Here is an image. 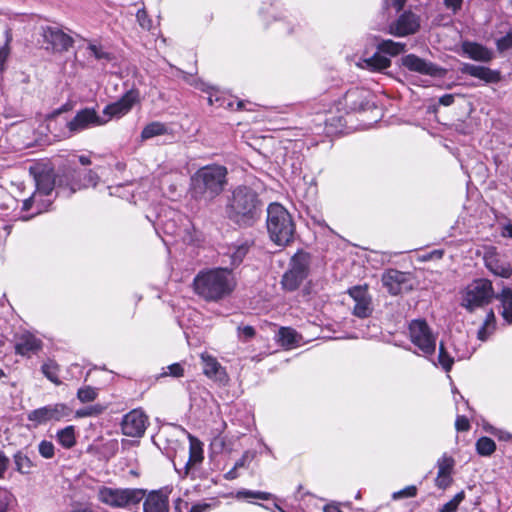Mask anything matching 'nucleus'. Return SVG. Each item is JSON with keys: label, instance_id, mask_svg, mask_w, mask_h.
<instances>
[{"label": "nucleus", "instance_id": "1", "mask_svg": "<svg viewBox=\"0 0 512 512\" xmlns=\"http://www.w3.org/2000/svg\"><path fill=\"white\" fill-rule=\"evenodd\" d=\"M225 211L227 217L235 224L251 227L261 217L263 202L253 188L239 185L227 197Z\"/></svg>", "mask_w": 512, "mask_h": 512}, {"label": "nucleus", "instance_id": "2", "mask_svg": "<svg viewBox=\"0 0 512 512\" xmlns=\"http://www.w3.org/2000/svg\"><path fill=\"white\" fill-rule=\"evenodd\" d=\"M235 286V279L228 268L202 270L193 280L195 293L211 302H218L228 297Z\"/></svg>", "mask_w": 512, "mask_h": 512}, {"label": "nucleus", "instance_id": "3", "mask_svg": "<svg viewBox=\"0 0 512 512\" xmlns=\"http://www.w3.org/2000/svg\"><path fill=\"white\" fill-rule=\"evenodd\" d=\"M227 169L221 165H206L199 168L190 178L192 198L205 203L214 200L224 190Z\"/></svg>", "mask_w": 512, "mask_h": 512}, {"label": "nucleus", "instance_id": "4", "mask_svg": "<svg viewBox=\"0 0 512 512\" xmlns=\"http://www.w3.org/2000/svg\"><path fill=\"white\" fill-rule=\"evenodd\" d=\"M267 231L270 239L278 246H287L295 234V225L290 213L279 203H271L267 208Z\"/></svg>", "mask_w": 512, "mask_h": 512}, {"label": "nucleus", "instance_id": "5", "mask_svg": "<svg viewBox=\"0 0 512 512\" xmlns=\"http://www.w3.org/2000/svg\"><path fill=\"white\" fill-rule=\"evenodd\" d=\"M146 496V490L139 488H112L101 486L98 500L112 508H129L139 504Z\"/></svg>", "mask_w": 512, "mask_h": 512}, {"label": "nucleus", "instance_id": "6", "mask_svg": "<svg viewBox=\"0 0 512 512\" xmlns=\"http://www.w3.org/2000/svg\"><path fill=\"white\" fill-rule=\"evenodd\" d=\"M38 34V43L46 51L63 53L74 44L72 36L57 25H41L38 28Z\"/></svg>", "mask_w": 512, "mask_h": 512}, {"label": "nucleus", "instance_id": "7", "mask_svg": "<svg viewBox=\"0 0 512 512\" xmlns=\"http://www.w3.org/2000/svg\"><path fill=\"white\" fill-rule=\"evenodd\" d=\"M310 255L306 252H297L290 261L289 269L282 276L281 284L287 291H295L308 277L310 270Z\"/></svg>", "mask_w": 512, "mask_h": 512}, {"label": "nucleus", "instance_id": "8", "mask_svg": "<svg viewBox=\"0 0 512 512\" xmlns=\"http://www.w3.org/2000/svg\"><path fill=\"white\" fill-rule=\"evenodd\" d=\"M493 297L492 283L487 279H477L466 287L461 305L472 312L488 304Z\"/></svg>", "mask_w": 512, "mask_h": 512}, {"label": "nucleus", "instance_id": "9", "mask_svg": "<svg viewBox=\"0 0 512 512\" xmlns=\"http://www.w3.org/2000/svg\"><path fill=\"white\" fill-rule=\"evenodd\" d=\"M411 342L423 356L430 358L436 349V337L424 319L412 320L408 327Z\"/></svg>", "mask_w": 512, "mask_h": 512}, {"label": "nucleus", "instance_id": "10", "mask_svg": "<svg viewBox=\"0 0 512 512\" xmlns=\"http://www.w3.org/2000/svg\"><path fill=\"white\" fill-rule=\"evenodd\" d=\"M71 408L64 403H56L46 405L28 413L27 418L29 421L34 422L36 425L46 424L50 421H61L71 415Z\"/></svg>", "mask_w": 512, "mask_h": 512}, {"label": "nucleus", "instance_id": "11", "mask_svg": "<svg viewBox=\"0 0 512 512\" xmlns=\"http://www.w3.org/2000/svg\"><path fill=\"white\" fill-rule=\"evenodd\" d=\"M107 120L101 118L94 108L79 110L74 118L67 122V129L71 135L82 132L86 129L102 126Z\"/></svg>", "mask_w": 512, "mask_h": 512}, {"label": "nucleus", "instance_id": "12", "mask_svg": "<svg viewBox=\"0 0 512 512\" xmlns=\"http://www.w3.org/2000/svg\"><path fill=\"white\" fill-rule=\"evenodd\" d=\"M148 417L141 409H133L123 416L122 433L128 437H142L147 429Z\"/></svg>", "mask_w": 512, "mask_h": 512}, {"label": "nucleus", "instance_id": "13", "mask_svg": "<svg viewBox=\"0 0 512 512\" xmlns=\"http://www.w3.org/2000/svg\"><path fill=\"white\" fill-rule=\"evenodd\" d=\"M347 292L355 303L352 311L353 315L358 318L369 317L373 312V305L367 285L353 286Z\"/></svg>", "mask_w": 512, "mask_h": 512}, {"label": "nucleus", "instance_id": "14", "mask_svg": "<svg viewBox=\"0 0 512 512\" xmlns=\"http://www.w3.org/2000/svg\"><path fill=\"white\" fill-rule=\"evenodd\" d=\"M138 90L131 89L127 91L118 101L108 104L103 109V114L107 116V122L111 118H120L126 115L132 107L139 101Z\"/></svg>", "mask_w": 512, "mask_h": 512}, {"label": "nucleus", "instance_id": "15", "mask_svg": "<svg viewBox=\"0 0 512 512\" xmlns=\"http://www.w3.org/2000/svg\"><path fill=\"white\" fill-rule=\"evenodd\" d=\"M82 170L69 167L58 174V194L69 197L76 191L83 189Z\"/></svg>", "mask_w": 512, "mask_h": 512}, {"label": "nucleus", "instance_id": "16", "mask_svg": "<svg viewBox=\"0 0 512 512\" xmlns=\"http://www.w3.org/2000/svg\"><path fill=\"white\" fill-rule=\"evenodd\" d=\"M382 283L387 291L394 296L412 289L408 274L395 269H390L383 274Z\"/></svg>", "mask_w": 512, "mask_h": 512}, {"label": "nucleus", "instance_id": "17", "mask_svg": "<svg viewBox=\"0 0 512 512\" xmlns=\"http://www.w3.org/2000/svg\"><path fill=\"white\" fill-rule=\"evenodd\" d=\"M420 27L419 17L412 12H404L398 19L389 25L388 32L397 37L414 34Z\"/></svg>", "mask_w": 512, "mask_h": 512}, {"label": "nucleus", "instance_id": "18", "mask_svg": "<svg viewBox=\"0 0 512 512\" xmlns=\"http://www.w3.org/2000/svg\"><path fill=\"white\" fill-rule=\"evenodd\" d=\"M402 65L409 71L417 72L428 76H440L443 69L436 64L426 61L415 54H408L401 59Z\"/></svg>", "mask_w": 512, "mask_h": 512}, {"label": "nucleus", "instance_id": "19", "mask_svg": "<svg viewBox=\"0 0 512 512\" xmlns=\"http://www.w3.org/2000/svg\"><path fill=\"white\" fill-rule=\"evenodd\" d=\"M371 93L363 88H352L344 96V105L349 111H362L371 107Z\"/></svg>", "mask_w": 512, "mask_h": 512}, {"label": "nucleus", "instance_id": "20", "mask_svg": "<svg viewBox=\"0 0 512 512\" xmlns=\"http://www.w3.org/2000/svg\"><path fill=\"white\" fill-rule=\"evenodd\" d=\"M460 71L462 74L478 78L485 83H497L501 79L499 71L470 63H464L461 66Z\"/></svg>", "mask_w": 512, "mask_h": 512}, {"label": "nucleus", "instance_id": "21", "mask_svg": "<svg viewBox=\"0 0 512 512\" xmlns=\"http://www.w3.org/2000/svg\"><path fill=\"white\" fill-rule=\"evenodd\" d=\"M203 373L210 379L218 382H225L227 380V374L225 369L221 366L218 360L209 355L208 353H202L201 356Z\"/></svg>", "mask_w": 512, "mask_h": 512}, {"label": "nucleus", "instance_id": "22", "mask_svg": "<svg viewBox=\"0 0 512 512\" xmlns=\"http://www.w3.org/2000/svg\"><path fill=\"white\" fill-rule=\"evenodd\" d=\"M144 512H169L168 495L162 490L151 491L143 503Z\"/></svg>", "mask_w": 512, "mask_h": 512}, {"label": "nucleus", "instance_id": "23", "mask_svg": "<svg viewBox=\"0 0 512 512\" xmlns=\"http://www.w3.org/2000/svg\"><path fill=\"white\" fill-rule=\"evenodd\" d=\"M485 266L495 276L510 278L512 276V267L509 262L499 258L495 253L488 252L484 256Z\"/></svg>", "mask_w": 512, "mask_h": 512}, {"label": "nucleus", "instance_id": "24", "mask_svg": "<svg viewBox=\"0 0 512 512\" xmlns=\"http://www.w3.org/2000/svg\"><path fill=\"white\" fill-rule=\"evenodd\" d=\"M357 65L370 72H383L391 66V60L377 50L371 57L360 59Z\"/></svg>", "mask_w": 512, "mask_h": 512}, {"label": "nucleus", "instance_id": "25", "mask_svg": "<svg viewBox=\"0 0 512 512\" xmlns=\"http://www.w3.org/2000/svg\"><path fill=\"white\" fill-rule=\"evenodd\" d=\"M41 347L42 342L40 339L36 338L32 334L26 333L19 338L15 345V350L17 354L22 356H30L31 354L39 351Z\"/></svg>", "mask_w": 512, "mask_h": 512}, {"label": "nucleus", "instance_id": "26", "mask_svg": "<svg viewBox=\"0 0 512 512\" xmlns=\"http://www.w3.org/2000/svg\"><path fill=\"white\" fill-rule=\"evenodd\" d=\"M58 179V174L55 176H52L49 173H41L36 178V191L35 193L38 194L39 197L42 198V196H49L54 189H56V194H58V182L56 181Z\"/></svg>", "mask_w": 512, "mask_h": 512}, {"label": "nucleus", "instance_id": "27", "mask_svg": "<svg viewBox=\"0 0 512 512\" xmlns=\"http://www.w3.org/2000/svg\"><path fill=\"white\" fill-rule=\"evenodd\" d=\"M462 50L475 61L489 62L493 58V53L489 49L475 42H464Z\"/></svg>", "mask_w": 512, "mask_h": 512}, {"label": "nucleus", "instance_id": "28", "mask_svg": "<svg viewBox=\"0 0 512 512\" xmlns=\"http://www.w3.org/2000/svg\"><path fill=\"white\" fill-rule=\"evenodd\" d=\"M51 205L50 200H43L41 197L38 196L35 192L33 195L27 199H25L22 203V211H29L33 207H35V212L32 213L29 216H23L22 220L27 221L30 220L35 215H38L48 209V207Z\"/></svg>", "mask_w": 512, "mask_h": 512}, {"label": "nucleus", "instance_id": "29", "mask_svg": "<svg viewBox=\"0 0 512 512\" xmlns=\"http://www.w3.org/2000/svg\"><path fill=\"white\" fill-rule=\"evenodd\" d=\"M495 298L501 303L503 319L508 324H512V288L504 287L499 294L495 295Z\"/></svg>", "mask_w": 512, "mask_h": 512}, {"label": "nucleus", "instance_id": "30", "mask_svg": "<svg viewBox=\"0 0 512 512\" xmlns=\"http://www.w3.org/2000/svg\"><path fill=\"white\" fill-rule=\"evenodd\" d=\"M189 438V459L186 462L185 468L189 470L192 466L199 464L203 460V448L202 443L191 434L188 435Z\"/></svg>", "mask_w": 512, "mask_h": 512}, {"label": "nucleus", "instance_id": "31", "mask_svg": "<svg viewBox=\"0 0 512 512\" xmlns=\"http://www.w3.org/2000/svg\"><path fill=\"white\" fill-rule=\"evenodd\" d=\"M250 245L247 241L229 247L226 257L229 258L230 265L237 267L240 265L249 251Z\"/></svg>", "mask_w": 512, "mask_h": 512}, {"label": "nucleus", "instance_id": "32", "mask_svg": "<svg viewBox=\"0 0 512 512\" xmlns=\"http://www.w3.org/2000/svg\"><path fill=\"white\" fill-rule=\"evenodd\" d=\"M57 442L65 449H70L76 444L75 427L73 425L66 426L57 431Z\"/></svg>", "mask_w": 512, "mask_h": 512}, {"label": "nucleus", "instance_id": "33", "mask_svg": "<svg viewBox=\"0 0 512 512\" xmlns=\"http://www.w3.org/2000/svg\"><path fill=\"white\" fill-rule=\"evenodd\" d=\"M406 45L401 42H395L393 40L387 39V40H381L377 44V50L381 52L382 54H387L389 56H397L405 51Z\"/></svg>", "mask_w": 512, "mask_h": 512}, {"label": "nucleus", "instance_id": "34", "mask_svg": "<svg viewBox=\"0 0 512 512\" xmlns=\"http://www.w3.org/2000/svg\"><path fill=\"white\" fill-rule=\"evenodd\" d=\"M0 34L4 37V46L0 47V72L5 68V62L9 55V43L12 40L11 29L0 24Z\"/></svg>", "mask_w": 512, "mask_h": 512}, {"label": "nucleus", "instance_id": "35", "mask_svg": "<svg viewBox=\"0 0 512 512\" xmlns=\"http://www.w3.org/2000/svg\"><path fill=\"white\" fill-rule=\"evenodd\" d=\"M13 459L16 471L21 474L30 473L31 468L33 467V463L23 451L16 452L13 456Z\"/></svg>", "mask_w": 512, "mask_h": 512}, {"label": "nucleus", "instance_id": "36", "mask_svg": "<svg viewBox=\"0 0 512 512\" xmlns=\"http://www.w3.org/2000/svg\"><path fill=\"white\" fill-rule=\"evenodd\" d=\"M166 132L167 127L165 124L161 122H151L143 128L141 132V138L142 140H147L155 136L163 135Z\"/></svg>", "mask_w": 512, "mask_h": 512}, {"label": "nucleus", "instance_id": "37", "mask_svg": "<svg viewBox=\"0 0 512 512\" xmlns=\"http://www.w3.org/2000/svg\"><path fill=\"white\" fill-rule=\"evenodd\" d=\"M476 451L480 456H491L496 450L495 442L489 437H481L476 441Z\"/></svg>", "mask_w": 512, "mask_h": 512}, {"label": "nucleus", "instance_id": "38", "mask_svg": "<svg viewBox=\"0 0 512 512\" xmlns=\"http://www.w3.org/2000/svg\"><path fill=\"white\" fill-rule=\"evenodd\" d=\"M433 363L434 365H439L445 372H450L453 367L454 358L447 352L443 342H441L439 345L437 363Z\"/></svg>", "mask_w": 512, "mask_h": 512}, {"label": "nucleus", "instance_id": "39", "mask_svg": "<svg viewBox=\"0 0 512 512\" xmlns=\"http://www.w3.org/2000/svg\"><path fill=\"white\" fill-rule=\"evenodd\" d=\"M279 341L283 346H292L297 342V333L289 327H281L279 330Z\"/></svg>", "mask_w": 512, "mask_h": 512}, {"label": "nucleus", "instance_id": "40", "mask_svg": "<svg viewBox=\"0 0 512 512\" xmlns=\"http://www.w3.org/2000/svg\"><path fill=\"white\" fill-rule=\"evenodd\" d=\"M465 499V492H458L450 501L445 503L438 512H456L460 503Z\"/></svg>", "mask_w": 512, "mask_h": 512}, {"label": "nucleus", "instance_id": "41", "mask_svg": "<svg viewBox=\"0 0 512 512\" xmlns=\"http://www.w3.org/2000/svg\"><path fill=\"white\" fill-rule=\"evenodd\" d=\"M90 54L93 55L97 60L111 61L113 59L111 53L104 50L101 45L90 43L87 47Z\"/></svg>", "mask_w": 512, "mask_h": 512}, {"label": "nucleus", "instance_id": "42", "mask_svg": "<svg viewBox=\"0 0 512 512\" xmlns=\"http://www.w3.org/2000/svg\"><path fill=\"white\" fill-rule=\"evenodd\" d=\"M236 497L238 499L256 498V499H260V500H269L272 497V494L268 493V492L251 491V490L242 489L237 492Z\"/></svg>", "mask_w": 512, "mask_h": 512}, {"label": "nucleus", "instance_id": "43", "mask_svg": "<svg viewBox=\"0 0 512 512\" xmlns=\"http://www.w3.org/2000/svg\"><path fill=\"white\" fill-rule=\"evenodd\" d=\"M98 395L97 389L91 386H85L78 389L77 398L82 402H91L96 399Z\"/></svg>", "mask_w": 512, "mask_h": 512}, {"label": "nucleus", "instance_id": "44", "mask_svg": "<svg viewBox=\"0 0 512 512\" xmlns=\"http://www.w3.org/2000/svg\"><path fill=\"white\" fill-rule=\"evenodd\" d=\"M42 372L51 382L55 384L60 383L58 379V368L53 362L44 363L42 365Z\"/></svg>", "mask_w": 512, "mask_h": 512}, {"label": "nucleus", "instance_id": "45", "mask_svg": "<svg viewBox=\"0 0 512 512\" xmlns=\"http://www.w3.org/2000/svg\"><path fill=\"white\" fill-rule=\"evenodd\" d=\"M208 101L210 105H213L214 103L217 104L219 107H224L228 109H234V102L226 98L224 96H219L217 93H210L208 97Z\"/></svg>", "mask_w": 512, "mask_h": 512}, {"label": "nucleus", "instance_id": "46", "mask_svg": "<svg viewBox=\"0 0 512 512\" xmlns=\"http://www.w3.org/2000/svg\"><path fill=\"white\" fill-rule=\"evenodd\" d=\"M454 466V459L447 455H443L437 461L438 473L441 474H451Z\"/></svg>", "mask_w": 512, "mask_h": 512}, {"label": "nucleus", "instance_id": "47", "mask_svg": "<svg viewBox=\"0 0 512 512\" xmlns=\"http://www.w3.org/2000/svg\"><path fill=\"white\" fill-rule=\"evenodd\" d=\"M484 430L497 437L500 441H510L512 439V434L506 430L495 428L494 426L487 424L484 426Z\"/></svg>", "mask_w": 512, "mask_h": 512}, {"label": "nucleus", "instance_id": "48", "mask_svg": "<svg viewBox=\"0 0 512 512\" xmlns=\"http://www.w3.org/2000/svg\"><path fill=\"white\" fill-rule=\"evenodd\" d=\"M13 501V494L6 489L0 488V512H7Z\"/></svg>", "mask_w": 512, "mask_h": 512}, {"label": "nucleus", "instance_id": "49", "mask_svg": "<svg viewBox=\"0 0 512 512\" xmlns=\"http://www.w3.org/2000/svg\"><path fill=\"white\" fill-rule=\"evenodd\" d=\"M159 222H160L165 234H168V235H178L179 234V227H177L176 222L173 218L164 221L162 216L160 215Z\"/></svg>", "mask_w": 512, "mask_h": 512}, {"label": "nucleus", "instance_id": "50", "mask_svg": "<svg viewBox=\"0 0 512 512\" xmlns=\"http://www.w3.org/2000/svg\"><path fill=\"white\" fill-rule=\"evenodd\" d=\"M82 179L83 188H87L89 186L95 187L98 183L99 177L92 170H82Z\"/></svg>", "mask_w": 512, "mask_h": 512}, {"label": "nucleus", "instance_id": "51", "mask_svg": "<svg viewBox=\"0 0 512 512\" xmlns=\"http://www.w3.org/2000/svg\"><path fill=\"white\" fill-rule=\"evenodd\" d=\"M38 450L40 455L46 459H50L54 456V445L50 441H41L39 443Z\"/></svg>", "mask_w": 512, "mask_h": 512}, {"label": "nucleus", "instance_id": "52", "mask_svg": "<svg viewBox=\"0 0 512 512\" xmlns=\"http://www.w3.org/2000/svg\"><path fill=\"white\" fill-rule=\"evenodd\" d=\"M417 495V487L414 485L407 486L397 492H394L392 497L393 499H401V498H412Z\"/></svg>", "mask_w": 512, "mask_h": 512}, {"label": "nucleus", "instance_id": "53", "mask_svg": "<svg viewBox=\"0 0 512 512\" xmlns=\"http://www.w3.org/2000/svg\"><path fill=\"white\" fill-rule=\"evenodd\" d=\"M167 371H164L161 376H172L182 377L184 375V368L180 363H174L166 367Z\"/></svg>", "mask_w": 512, "mask_h": 512}, {"label": "nucleus", "instance_id": "54", "mask_svg": "<svg viewBox=\"0 0 512 512\" xmlns=\"http://www.w3.org/2000/svg\"><path fill=\"white\" fill-rule=\"evenodd\" d=\"M496 46L501 52L512 48V30H510L505 36L497 39Z\"/></svg>", "mask_w": 512, "mask_h": 512}, {"label": "nucleus", "instance_id": "55", "mask_svg": "<svg viewBox=\"0 0 512 512\" xmlns=\"http://www.w3.org/2000/svg\"><path fill=\"white\" fill-rule=\"evenodd\" d=\"M139 25L146 30H150L152 27V21L149 19L146 10L140 9L136 14Z\"/></svg>", "mask_w": 512, "mask_h": 512}, {"label": "nucleus", "instance_id": "56", "mask_svg": "<svg viewBox=\"0 0 512 512\" xmlns=\"http://www.w3.org/2000/svg\"><path fill=\"white\" fill-rule=\"evenodd\" d=\"M102 412V408L99 406H91V407H85L83 409H79L76 412L77 417H89V416H96Z\"/></svg>", "mask_w": 512, "mask_h": 512}, {"label": "nucleus", "instance_id": "57", "mask_svg": "<svg viewBox=\"0 0 512 512\" xmlns=\"http://www.w3.org/2000/svg\"><path fill=\"white\" fill-rule=\"evenodd\" d=\"M452 483L451 474L437 473L435 484L440 489H446Z\"/></svg>", "mask_w": 512, "mask_h": 512}, {"label": "nucleus", "instance_id": "58", "mask_svg": "<svg viewBox=\"0 0 512 512\" xmlns=\"http://www.w3.org/2000/svg\"><path fill=\"white\" fill-rule=\"evenodd\" d=\"M443 4L447 10L451 11L453 14H456L461 10L463 0H443Z\"/></svg>", "mask_w": 512, "mask_h": 512}, {"label": "nucleus", "instance_id": "59", "mask_svg": "<svg viewBox=\"0 0 512 512\" xmlns=\"http://www.w3.org/2000/svg\"><path fill=\"white\" fill-rule=\"evenodd\" d=\"M455 428L457 431H468L470 423L466 416L458 415L455 421Z\"/></svg>", "mask_w": 512, "mask_h": 512}, {"label": "nucleus", "instance_id": "60", "mask_svg": "<svg viewBox=\"0 0 512 512\" xmlns=\"http://www.w3.org/2000/svg\"><path fill=\"white\" fill-rule=\"evenodd\" d=\"M325 123L327 126H332L337 131L338 129L345 126V120L342 116L339 117H329L325 119Z\"/></svg>", "mask_w": 512, "mask_h": 512}, {"label": "nucleus", "instance_id": "61", "mask_svg": "<svg viewBox=\"0 0 512 512\" xmlns=\"http://www.w3.org/2000/svg\"><path fill=\"white\" fill-rule=\"evenodd\" d=\"M238 330L244 340L251 339L255 335V329L252 326L239 327Z\"/></svg>", "mask_w": 512, "mask_h": 512}, {"label": "nucleus", "instance_id": "62", "mask_svg": "<svg viewBox=\"0 0 512 512\" xmlns=\"http://www.w3.org/2000/svg\"><path fill=\"white\" fill-rule=\"evenodd\" d=\"M9 462V458L0 450V478H4Z\"/></svg>", "mask_w": 512, "mask_h": 512}, {"label": "nucleus", "instance_id": "63", "mask_svg": "<svg viewBox=\"0 0 512 512\" xmlns=\"http://www.w3.org/2000/svg\"><path fill=\"white\" fill-rule=\"evenodd\" d=\"M252 460V456L250 455L249 452H245L242 457L236 461V463L234 464L235 468H242V467H245L246 464L248 462H250Z\"/></svg>", "mask_w": 512, "mask_h": 512}, {"label": "nucleus", "instance_id": "64", "mask_svg": "<svg viewBox=\"0 0 512 512\" xmlns=\"http://www.w3.org/2000/svg\"><path fill=\"white\" fill-rule=\"evenodd\" d=\"M496 318L493 310H490L485 318L484 325L490 327L491 329L495 328Z\"/></svg>", "mask_w": 512, "mask_h": 512}]
</instances>
